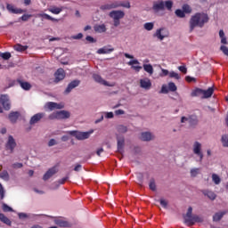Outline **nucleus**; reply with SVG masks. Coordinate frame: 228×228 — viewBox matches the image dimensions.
<instances>
[{"instance_id": "obj_1", "label": "nucleus", "mask_w": 228, "mask_h": 228, "mask_svg": "<svg viewBox=\"0 0 228 228\" xmlns=\"http://www.w3.org/2000/svg\"><path fill=\"white\" fill-rule=\"evenodd\" d=\"M209 22V16L205 12H196L190 20V31H193L195 28H202Z\"/></svg>"}, {"instance_id": "obj_2", "label": "nucleus", "mask_w": 228, "mask_h": 228, "mask_svg": "<svg viewBox=\"0 0 228 228\" xmlns=\"http://www.w3.org/2000/svg\"><path fill=\"white\" fill-rule=\"evenodd\" d=\"M192 213L193 208L189 207L186 215H183V223L185 225H188V227H191V225H195V224H201V222H204L202 217L197 215H192Z\"/></svg>"}, {"instance_id": "obj_3", "label": "nucleus", "mask_w": 228, "mask_h": 228, "mask_svg": "<svg viewBox=\"0 0 228 228\" xmlns=\"http://www.w3.org/2000/svg\"><path fill=\"white\" fill-rule=\"evenodd\" d=\"M174 6V2L172 0L163 1L159 0L153 3L152 10L156 12H165V8L168 10V12H172V8Z\"/></svg>"}, {"instance_id": "obj_4", "label": "nucleus", "mask_w": 228, "mask_h": 228, "mask_svg": "<svg viewBox=\"0 0 228 228\" xmlns=\"http://www.w3.org/2000/svg\"><path fill=\"white\" fill-rule=\"evenodd\" d=\"M109 17L113 20L114 27L118 28V26H120V19L126 17V12H124V11H111L109 13Z\"/></svg>"}, {"instance_id": "obj_5", "label": "nucleus", "mask_w": 228, "mask_h": 228, "mask_svg": "<svg viewBox=\"0 0 228 228\" xmlns=\"http://www.w3.org/2000/svg\"><path fill=\"white\" fill-rule=\"evenodd\" d=\"M68 133L71 136H75L77 140H88V138H90V134L94 133V130H91L89 132L69 131Z\"/></svg>"}, {"instance_id": "obj_6", "label": "nucleus", "mask_w": 228, "mask_h": 228, "mask_svg": "<svg viewBox=\"0 0 228 228\" xmlns=\"http://www.w3.org/2000/svg\"><path fill=\"white\" fill-rule=\"evenodd\" d=\"M193 154L199 156L200 161L202 162L204 159V153H202V144L199 142H195L192 146Z\"/></svg>"}, {"instance_id": "obj_7", "label": "nucleus", "mask_w": 228, "mask_h": 228, "mask_svg": "<svg viewBox=\"0 0 228 228\" xmlns=\"http://www.w3.org/2000/svg\"><path fill=\"white\" fill-rule=\"evenodd\" d=\"M15 147H17V142L12 135L8 136V140L5 143V150L10 151L11 154H13V151H15Z\"/></svg>"}, {"instance_id": "obj_8", "label": "nucleus", "mask_w": 228, "mask_h": 228, "mask_svg": "<svg viewBox=\"0 0 228 228\" xmlns=\"http://www.w3.org/2000/svg\"><path fill=\"white\" fill-rule=\"evenodd\" d=\"M117 147H118V152L119 154H122L124 152V147L126 145V138L123 135L117 134Z\"/></svg>"}, {"instance_id": "obj_9", "label": "nucleus", "mask_w": 228, "mask_h": 228, "mask_svg": "<svg viewBox=\"0 0 228 228\" xmlns=\"http://www.w3.org/2000/svg\"><path fill=\"white\" fill-rule=\"evenodd\" d=\"M0 102L3 106V108L8 111L12 108V105L10 104V98L7 94H2L0 97Z\"/></svg>"}, {"instance_id": "obj_10", "label": "nucleus", "mask_w": 228, "mask_h": 228, "mask_svg": "<svg viewBox=\"0 0 228 228\" xmlns=\"http://www.w3.org/2000/svg\"><path fill=\"white\" fill-rule=\"evenodd\" d=\"M55 174H58V168L56 167L49 168L44 175L43 181H49V179L53 177V175H54Z\"/></svg>"}, {"instance_id": "obj_11", "label": "nucleus", "mask_w": 228, "mask_h": 228, "mask_svg": "<svg viewBox=\"0 0 228 228\" xmlns=\"http://www.w3.org/2000/svg\"><path fill=\"white\" fill-rule=\"evenodd\" d=\"M45 108H48L50 111H53V110H63L64 106L61 103H56L54 102H48L45 104Z\"/></svg>"}, {"instance_id": "obj_12", "label": "nucleus", "mask_w": 228, "mask_h": 228, "mask_svg": "<svg viewBox=\"0 0 228 228\" xmlns=\"http://www.w3.org/2000/svg\"><path fill=\"white\" fill-rule=\"evenodd\" d=\"M55 76V83H60V81H63L65 79V70L63 69H58L54 74Z\"/></svg>"}, {"instance_id": "obj_13", "label": "nucleus", "mask_w": 228, "mask_h": 228, "mask_svg": "<svg viewBox=\"0 0 228 228\" xmlns=\"http://www.w3.org/2000/svg\"><path fill=\"white\" fill-rule=\"evenodd\" d=\"M81 84L80 80H73L71 81L66 90L64 91V94H70L72 92V90H74V88H77V86Z\"/></svg>"}, {"instance_id": "obj_14", "label": "nucleus", "mask_w": 228, "mask_h": 228, "mask_svg": "<svg viewBox=\"0 0 228 228\" xmlns=\"http://www.w3.org/2000/svg\"><path fill=\"white\" fill-rule=\"evenodd\" d=\"M118 7H120V4L118 2H114L111 4H105L101 5L100 10H102V12H106V10H113Z\"/></svg>"}, {"instance_id": "obj_15", "label": "nucleus", "mask_w": 228, "mask_h": 228, "mask_svg": "<svg viewBox=\"0 0 228 228\" xmlns=\"http://www.w3.org/2000/svg\"><path fill=\"white\" fill-rule=\"evenodd\" d=\"M6 8L8 10V12H10V13H14L16 15H19L20 13H24V12H26L25 10L15 8V6L12 4H7Z\"/></svg>"}, {"instance_id": "obj_16", "label": "nucleus", "mask_w": 228, "mask_h": 228, "mask_svg": "<svg viewBox=\"0 0 228 228\" xmlns=\"http://www.w3.org/2000/svg\"><path fill=\"white\" fill-rule=\"evenodd\" d=\"M44 117H45V114L41 112V113H37L36 115H34L29 121L30 126H33L35 124H38V122H40V120H42V118H44Z\"/></svg>"}, {"instance_id": "obj_17", "label": "nucleus", "mask_w": 228, "mask_h": 228, "mask_svg": "<svg viewBox=\"0 0 228 228\" xmlns=\"http://www.w3.org/2000/svg\"><path fill=\"white\" fill-rule=\"evenodd\" d=\"M93 77H94V81H95L96 83H100V85H103L104 86H111V85H110V84L108 83V81L102 79V77H101V76L98 75V74L93 75Z\"/></svg>"}, {"instance_id": "obj_18", "label": "nucleus", "mask_w": 228, "mask_h": 228, "mask_svg": "<svg viewBox=\"0 0 228 228\" xmlns=\"http://www.w3.org/2000/svg\"><path fill=\"white\" fill-rule=\"evenodd\" d=\"M141 88H144L145 90L151 89V86H152V83H151V80L149 78H144L140 80Z\"/></svg>"}, {"instance_id": "obj_19", "label": "nucleus", "mask_w": 228, "mask_h": 228, "mask_svg": "<svg viewBox=\"0 0 228 228\" xmlns=\"http://www.w3.org/2000/svg\"><path fill=\"white\" fill-rule=\"evenodd\" d=\"M188 122L191 127H194L199 124V118L195 114L190 115Z\"/></svg>"}, {"instance_id": "obj_20", "label": "nucleus", "mask_w": 228, "mask_h": 228, "mask_svg": "<svg viewBox=\"0 0 228 228\" xmlns=\"http://www.w3.org/2000/svg\"><path fill=\"white\" fill-rule=\"evenodd\" d=\"M19 117H20V113H19V111H12L9 114V120L12 124H15V122L19 120Z\"/></svg>"}, {"instance_id": "obj_21", "label": "nucleus", "mask_w": 228, "mask_h": 228, "mask_svg": "<svg viewBox=\"0 0 228 228\" xmlns=\"http://www.w3.org/2000/svg\"><path fill=\"white\" fill-rule=\"evenodd\" d=\"M128 65H130L132 69L135 70V72H140V69H142V66H134V65H140V61H138V60H133L128 61Z\"/></svg>"}, {"instance_id": "obj_22", "label": "nucleus", "mask_w": 228, "mask_h": 228, "mask_svg": "<svg viewBox=\"0 0 228 228\" xmlns=\"http://www.w3.org/2000/svg\"><path fill=\"white\" fill-rule=\"evenodd\" d=\"M115 51L114 48H109L108 46H103L97 50V54H110V53H113Z\"/></svg>"}, {"instance_id": "obj_23", "label": "nucleus", "mask_w": 228, "mask_h": 228, "mask_svg": "<svg viewBox=\"0 0 228 228\" xmlns=\"http://www.w3.org/2000/svg\"><path fill=\"white\" fill-rule=\"evenodd\" d=\"M215 92V89L213 87H209L207 90H203V96H201V99H209L213 95V93Z\"/></svg>"}, {"instance_id": "obj_24", "label": "nucleus", "mask_w": 228, "mask_h": 228, "mask_svg": "<svg viewBox=\"0 0 228 228\" xmlns=\"http://www.w3.org/2000/svg\"><path fill=\"white\" fill-rule=\"evenodd\" d=\"M202 193L203 195H205V197H208L210 200H215V199H216V194L212 191L203 190Z\"/></svg>"}, {"instance_id": "obj_25", "label": "nucleus", "mask_w": 228, "mask_h": 228, "mask_svg": "<svg viewBox=\"0 0 228 228\" xmlns=\"http://www.w3.org/2000/svg\"><path fill=\"white\" fill-rule=\"evenodd\" d=\"M141 140H142V142H151V140H152V134H151V132H142L141 134Z\"/></svg>"}, {"instance_id": "obj_26", "label": "nucleus", "mask_w": 228, "mask_h": 228, "mask_svg": "<svg viewBox=\"0 0 228 228\" xmlns=\"http://www.w3.org/2000/svg\"><path fill=\"white\" fill-rule=\"evenodd\" d=\"M58 116H59V120H61L63 118H70V112L67 110H61L57 111Z\"/></svg>"}, {"instance_id": "obj_27", "label": "nucleus", "mask_w": 228, "mask_h": 228, "mask_svg": "<svg viewBox=\"0 0 228 228\" xmlns=\"http://www.w3.org/2000/svg\"><path fill=\"white\" fill-rule=\"evenodd\" d=\"M0 221H2L3 224H5V225H9V227H12V221L3 213H0Z\"/></svg>"}, {"instance_id": "obj_28", "label": "nucleus", "mask_w": 228, "mask_h": 228, "mask_svg": "<svg viewBox=\"0 0 228 228\" xmlns=\"http://www.w3.org/2000/svg\"><path fill=\"white\" fill-rule=\"evenodd\" d=\"M161 31H163V28L157 29L156 33L153 34V37L158 38L159 40H164L167 35H163Z\"/></svg>"}, {"instance_id": "obj_29", "label": "nucleus", "mask_w": 228, "mask_h": 228, "mask_svg": "<svg viewBox=\"0 0 228 228\" xmlns=\"http://www.w3.org/2000/svg\"><path fill=\"white\" fill-rule=\"evenodd\" d=\"M94 29L96 33H106V25H95Z\"/></svg>"}, {"instance_id": "obj_30", "label": "nucleus", "mask_w": 228, "mask_h": 228, "mask_svg": "<svg viewBox=\"0 0 228 228\" xmlns=\"http://www.w3.org/2000/svg\"><path fill=\"white\" fill-rule=\"evenodd\" d=\"M204 89L196 88L194 91L191 92V97H202L203 96Z\"/></svg>"}, {"instance_id": "obj_31", "label": "nucleus", "mask_w": 228, "mask_h": 228, "mask_svg": "<svg viewBox=\"0 0 228 228\" xmlns=\"http://www.w3.org/2000/svg\"><path fill=\"white\" fill-rule=\"evenodd\" d=\"M143 69L145 72H148V74H150V76H152V74H154V68H152L151 64H143Z\"/></svg>"}, {"instance_id": "obj_32", "label": "nucleus", "mask_w": 228, "mask_h": 228, "mask_svg": "<svg viewBox=\"0 0 228 228\" xmlns=\"http://www.w3.org/2000/svg\"><path fill=\"white\" fill-rule=\"evenodd\" d=\"M18 83L20 85L23 90H31V84H29V82H22L21 80H18Z\"/></svg>"}, {"instance_id": "obj_33", "label": "nucleus", "mask_w": 228, "mask_h": 228, "mask_svg": "<svg viewBox=\"0 0 228 228\" xmlns=\"http://www.w3.org/2000/svg\"><path fill=\"white\" fill-rule=\"evenodd\" d=\"M28 45H22L20 44H18L14 45V50L17 51L18 53H24V51H27Z\"/></svg>"}, {"instance_id": "obj_34", "label": "nucleus", "mask_w": 228, "mask_h": 228, "mask_svg": "<svg viewBox=\"0 0 228 228\" xmlns=\"http://www.w3.org/2000/svg\"><path fill=\"white\" fill-rule=\"evenodd\" d=\"M224 215H225V212L216 213L213 216V221L214 222H220V220H222V218H224Z\"/></svg>"}, {"instance_id": "obj_35", "label": "nucleus", "mask_w": 228, "mask_h": 228, "mask_svg": "<svg viewBox=\"0 0 228 228\" xmlns=\"http://www.w3.org/2000/svg\"><path fill=\"white\" fill-rule=\"evenodd\" d=\"M48 12H50L51 13H53L54 15H58V14L61 13L62 9L60 7L53 6V7L49 8Z\"/></svg>"}, {"instance_id": "obj_36", "label": "nucleus", "mask_w": 228, "mask_h": 228, "mask_svg": "<svg viewBox=\"0 0 228 228\" xmlns=\"http://www.w3.org/2000/svg\"><path fill=\"white\" fill-rule=\"evenodd\" d=\"M39 17H43V19H45L46 20H52V22H58V19L53 18L47 13L39 14Z\"/></svg>"}, {"instance_id": "obj_37", "label": "nucleus", "mask_w": 228, "mask_h": 228, "mask_svg": "<svg viewBox=\"0 0 228 228\" xmlns=\"http://www.w3.org/2000/svg\"><path fill=\"white\" fill-rule=\"evenodd\" d=\"M0 179H3V181H10V174H8V171L4 170L0 173Z\"/></svg>"}, {"instance_id": "obj_38", "label": "nucleus", "mask_w": 228, "mask_h": 228, "mask_svg": "<svg viewBox=\"0 0 228 228\" xmlns=\"http://www.w3.org/2000/svg\"><path fill=\"white\" fill-rule=\"evenodd\" d=\"M56 225H59V227H69V222L63 221V220H55Z\"/></svg>"}, {"instance_id": "obj_39", "label": "nucleus", "mask_w": 228, "mask_h": 228, "mask_svg": "<svg viewBox=\"0 0 228 228\" xmlns=\"http://www.w3.org/2000/svg\"><path fill=\"white\" fill-rule=\"evenodd\" d=\"M167 88L169 92H177V86H175V83L174 82H169L167 84Z\"/></svg>"}, {"instance_id": "obj_40", "label": "nucleus", "mask_w": 228, "mask_h": 228, "mask_svg": "<svg viewBox=\"0 0 228 228\" xmlns=\"http://www.w3.org/2000/svg\"><path fill=\"white\" fill-rule=\"evenodd\" d=\"M2 209L4 213H12L13 212V208H12V207L6 205V203H4L2 205Z\"/></svg>"}, {"instance_id": "obj_41", "label": "nucleus", "mask_w": 228, "mask_h": 228, "mask_svg": "<svg viewBox=\"0 0 228 228\" xmlns=\"http://www.w3.org/2000/svg\"><path fill=\"white\" fill-rule=\"evenodd\" d=\"M149 188L150 190H151V191H156V181L154 180V178H151L150 180Z\"/></svg>"}, {"instance_id": "obj_42", "label": "nucleus", "mask_w": 228, "mask_h": 228, "mask_svg": "<svg viewBox=\"0 0 228 228\" xmlns=\"http://www.w3.org/2000/svg\"><path fill=\"white\" fill-rule=\"evenodd\" d=\"M117 129H118V133L124 134L127 131V126H126L124 125H119V126H118Z\"/></svg>"}, {"instance_id": "obj_43", "label": "nucleus", "mask_w": 228, "mask_h": 228, "mask_svg": "<svg viewBox=\"0 0 228 228\" xmlns=\"http://www.w3.org/2000/svg\"><path fill=\"white\" fill-rule=\"evenodd\" d=\"M176 17H179L180 19H184V17H186V14L184 13V12L181 9H177L175 12Z\"/></svg>"}, {"instance_id": "obj_44", "label": "nucleus", "mask_w": 228, "mask_h": 228, "mask_svg": "<svg viewBox=\"0 0 228 228\" xmlns=\"http://www.w3.org/2000/svg\"><path fill=\"white\" fill-rule=\"evenodd\" d=\"M144 29H146V31H152V29H154V23H152V22L145 23Z\"/></svg>"}, {"instance_id": "obj_45", "label": "nucleus", "mask_w": 228, "mask_h": 228, "mask_svg": "<svg viewBox=\"0 0 228 228\" xmlns=\"http://www.w3.org/2000/svg\"><path fill=\"white\" fill-rule=\"evenodd\" d=\"M67 181H69V176L61 178V180L58 181V183H54L53 184H55L56 188H58L60 186V184H65V183H67Z\"/></svg>"}, {"instance_id": "obj_46", "label": "nucleus", "mask_w": 228, "mask_h": 228, "mask_svg": "<svg viewBox=\"0 0 228 228\" xmlns=\"http://www.w3.org/2000/svg\"><path fill=\"white\" fill-rule=\"evenodd\" d=\"M0 56L3 58V60H10L12 58V53H10V52H5L0 53Z\"/></svg>"}, {"instance_id": "obj_47", "label": "nucleus", "mask_w": 228, "mask_h": 228, "mask_svg": "<svg viewBox=\"0 0 228 228\" xmlns=\"http://www.w3.org/2000/svg\"><path fill=\"white\" fill-rule=\"evenodd\" d=\"M221 142L223 143V147H228V135L224 134L221 138Z\"/></svg>"}, {"instance_id": "obj_48", "label": "nucleus", "mask_w": 228, "mask_h": 228, "mask_svg": "<svg viewBox=\"0 0 228 228\" xmlns=\"http://www.w3.org/2000/svg\"><path fill=\"white\" fill-rule=\"evenodd\" d=\"M212 181H213V183H215V184H218L219 183H221L222 180L220 179V176H218V175L213 174Z\"/></svg>"}, {"instance_id": "obj_49", "label": "nucleus", "mask_w": 228, "mask_h": 228, "mask_svg": "<svg viewBox=\"0 0 228 228\" xmlns=\"http://www.w3.org/2000/svg\"><path fill=\"white\" fill-rule=\"evenodd\" d=\"M200 172V168H192V169H191V176L197 177V175H199Z\"/></svg>"}, {"instance_id": "obj_50", "label": "nucleus", "mask_w": 228, "mask_h": 228, "mask_svg": "<svg viewBox=\"0 0 228 228\" xmlns=\"http://www.w3.org/2000/svg\"><path fill=\"white\" fill-rule=\"evenodd\" d=\"M48 118H49L50 120H54V119L60 120L59 116H58V111L50 114L49 117H48Z\"/></svg>"}, {"instance_id": "obj_51", "label": "nucleus", "mask_w": 228, "mask_h": 228, "mask_svg": "<svg viewBox=\"0 0 228 228\" xmlns=\"http://www.w3.org/2000/svg\"><path fill=\"white\" fill-rule=\"evenodd\" d=\"M4 187H3V183H0V199L1 200H3V199H4Z\"/></svg>"}, {"instance_id": "obj_52", "label": "nucleus", "mask_w": 228, "mask_h": 228, "mask_svg": "<svg viewBox=\"0 0 228 228\" xmlns=\"http://www.w3.org/2000/svg\"><path fill=\"white\" fill-rule=\"evenodd\" d=\"M183 13H190L191 12V7H190V5L188 4H184L183 6Z\"/></svg>"}, {"instance_id": "obj_53", "label": "nucleus", "mask_w": 228, "mask_h": 228, "mask_svg": "<svg viewBox=\"0 0 228 228\" xmlns=\"http://www.w3.org/2000/svg\"><path fill=\"white\" fill-rule=\"evenodd\" d=\"M169 77H174L175 79H181L179 74L175 73V71L169 72Z\"/></svg>"}, {"instance_id": "obj_54", "label": "nucleus", "mask_w": 228, "mask_h": 228, "mask_svg": "<svg viewBox=\"0 0 228 228\" xmlns=\"http://www.w3.org/2000/svg\"><path fill=\"white\" fill-rule=\"evenodd\" d=\"M168 92H169V89L167 86V85H163L159 94H168Z\"/></svg>"}, {"instance_id": "obj_55", "label": "nucleus", "mask_w": 228, "mask_h": 228, "mask_svg": "<svg viewBox=\"0 0 228 228\" xmlns=\"http://www.w3.org/2000/svg\"><path fill=\"white\" fill-rule=\"evenodd\" d=\"M86 40L87 42H90V44H95V42H97V40H95L92 36H87L86 37Z\"/></svg>"}, {"instance_id": "obj_56", "label": "nucleus", "mask_w": 228, "mask_h": 228, "mask_svg": "<svg viewBox=\"0 0 228 228\" xmlns=\"http://www.w3.org/2000/svg\"><path fill=\"white\" fill-rule=\"evenodd\" d=\"M185 81H187V83H193V81H197V79L193 77L187 76L185 77Z\"/></svg>"}, {"instance_id": "obj_57", "label": "nucleus", "mask_w": 228, "mask_h": 228, "mask_svg": "<svg viewBox=\"0 0 228 228\" xmlns=\"http://www.w3.org/2000/svg\"><path fill=\"white\" fill-rule=\"evenodd\" d=\"M220 49H221V51L224 53V54H225L226 56H228V48H227V46L222 45V46L220 47Z\"/></svg>"}, {"instance_id": "obj_58", "label": "nucleus", "mask_w": 228, "mask_h": 228, "mask_svg": "<svg viewBox=\"0 0 228 228\" xmlns=\"http://www.w3.org/2000/svg\"><path fill=\"white\" fill-rule=\"evenodd\" d=\"M30 17H31V14H23V15L21 16V20H23L24 22H26Z\"/></svg>"}, {"instance_id": "obj_59", "label": "nucleus", "mask_w": 228, "mask_h": 228, "mask_svg": "<svg viewBox=\"0 0 228 228\" xmlns=\"http://www.w3.org/2000/svg\"><path fill=\"white\" fill-rule=\"evenodd\" d=\"M23 165L22 163L16 162L12 164V168H22Z\"/></svg>"}, {"instance_id": "obj_60", "label": "nucleus", "mask_w": 228, "mask_h": 228, "mask_svg": "<svg viewBox=\"0 0 228 228\" xmlns=\"http://www.w3.org/2000/svg\"><path fill=\"white\" fill-rule=\"evenodd\" d=\"M178 70H180V72H183V74H186L188 72V69L184 66H180L178 68Z\"/></svg>"}, {"instance_id": "obj_61", "label": "nucleus", "mask_w": 228, "mask_h": 228, "mask_svg": "<svg viewBox=\"0 0 228 228\" xmlns=\"http://www.w3.org/2000/svg\"><path fill=\"white\" fill-rule=\"evenodd\" d=\"M18 216L20 220L24 219V218H28V214L26 213H19Z\"/></svg>"}, {"instance_id": "obj_62", "label": "nucleus", "mask_w": 228, "mask_h": 228, "mask_svg": "<svg viewBox=\"0 0 228 228\" xmlns=\"http://www.w3.org/2000/svg\"><path fill=\"white\" fill-rule=\"evenodd\" d=\"M56 140L54 139H51L49 142H48V147H53V145H56Z\"/></svg>"}, {"instance_id": "obj_63", "label": "nucleus", "mask_w": 228, "mask_h": 228, "mask_svg": "<svg viewBox=\"0 0 228 228\" xmlns=\"http://www.w3.org/2000/svg\"><path fill=\"white\" fill-rule=\"evenodd\" d=\"M160 206H162V208H167V206H168V202H167V200L161 199L160 200Z\"/></svg>"}, {"instance_id": "obj_64", "label": "nucleus", "mask_w": 228, "mask_h": 228, "mask_svg": "<svg viewBox=\"0 0 228 228\" xmlns=\"http://www.w3.org/2000/svg\"><path fill=\"white\" fill-rule=\"evenodd\" d=\"M114 114L113 112H106L105 113V118H113Z\"/></svg>"}]
</instances>
